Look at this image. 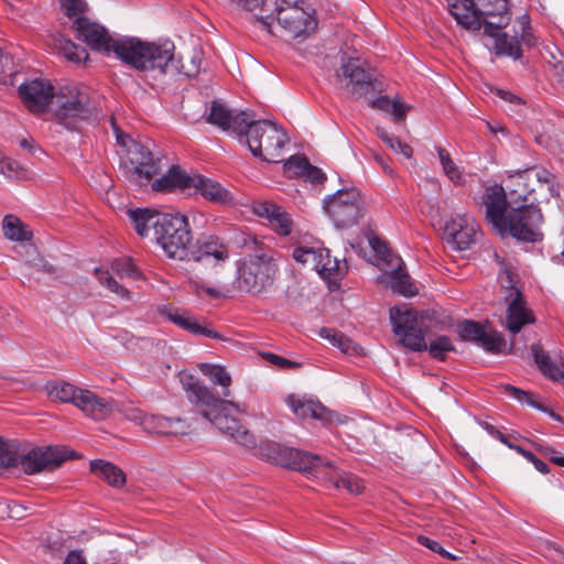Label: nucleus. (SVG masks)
<instances>
[{
  "label": "nucleus",
  "instance_id": "nucleus-1",
  "mask_svg": "<svg viewBox=\"0 0 564 564\" xmlns=\"http://www.w3.org/2000/svg\"><path fill=\"white\" fill-rule=\"evenodd\" d=\"M73 29L78 40L85 42L91 50L112 52L121 62L134 69H144L166 61L169 44L156 46L138 37L113 39L107 29L86 17H77Z\"/></svg>",
  "mask_w": 564,
  "mask_h": 564
},
{
  "label": "nucleus",
  "instance_id": "nucleus-2",
  "mask_svg": "<svg viewBox=\"0 0 564 564\" xmlns=\"http://www.w3.org/2000/svg\"><path fill=\"white\" fill-rule=\"evenodd\" d=\"M390 319L394 335L399 341L413 351L429 349L432 358L444 360L447 352L454 351L455 347L448 336L436 337L427 346L423 330L422 319L415 310L408 306H394L390 310Z\"/></svg>",
  "mask_w": 564,
  "mask_h": 564
},
{
  "label": "nucleus",
  "instance_id": "nucleus-3",
  "mask_svg": "<svg viewBox=\"0 0 564 564\" xmlns=\"http://www.w3.org/2000/svg\"><path fill=\"white\" fill-rule=\"evenodd\" d=\"M183 386L189 393V400L196 404L202 416L210 423L216 421L239 423L248 416L245 404H238L216 397L208 387L193 376H189Z\"/></svg>",
  "mask_w": 564,
  "mask_h": 564
},
{
  "label": "nucleus",
  "instance_id": "nucleus-4",
  "mask_svg": "<svg viewBox=\"0 0 564 564\" xmlns=\"http://www.w3.org/2000/svg\"><path fill=\"white\" fill-rule=\"evenodd\" d=\"M156 242L171 259L186 260L193 240L187 217L181 214H164L154 235Z\"/></svg>",
  "mask_w": 564,
  "mask_h": 564
},
{
  "label": "nucleus",
  "instance_id": "nucleus-5",
  "mask_svg": "<svg viewBox=\"0 0 564 564\" xmlns=\"http://www.w3.org/2000/svg\"><path fill=\"white\" fill-rule=\"evenodd\" d=\"M241 142H246L252 154L263 161L282 162V138L276 126L269 120H253L250 117Z\"/></svg>",
  "mask_w": 564,
  "mask_h": 564
},
{
  "label": "nucleus",
  "instance_id": "nucleus-6",
  "mask_svg": "<svg viewBox=\"0 0 564 564\" xmlns=\"http://www.w3.org/2000/svg\"><path fill=\"white\" fill-rule=\"evenodd\" d=\"M542 221V213L533 203L514 204L505 217V225L499 226L498 230L501 234L509 232L521 241L536 242L543 237L540 229Z\"/></svg>",
  "mask_w": 564,
  "mask_h": 564
},
{
  "label": "nucleus",
  "instance_id": "nucleus-7",
  "mask_svg": "<svg viewBox=\"0 0 564 564\" xmlns=\"http://www.w3.org/2000/svg\"><path fill=\"white\" fill-rule=\"evenodd\" d=\"M279 270L278 260L271 252H260L243 259L238 267V288L257 293L270 285Z\"/></svg>",
  "mask_w": 564,
  "mask_h": 564
},
{
  "label": "nucleus",
  "instance_id": "nucleus-8",
  "mask_svg": "<svg viewBox=\"0 0 564 564\" xmlns=\"http://www.w3.org/2000/svg\"><path fill=\"white\" fill-rule=\"evenodd\" d=\"M54 116L58 123L65 128L75 129L78 119H86L90 115L89 97L77 85H65L54 93Z\"/></svg>",
  "mask_w": 564,
  "mask_h": 564
},
{
  "label": "nucleus",
  "instance_id": "nucleus-9",
  "mask_svg": "<svg viewBox=\"0 0 564 564\" xmlns=\"http://www.w3.org/2000/svg\"><path fill=\"white\" fill-rule=\"evenodd\" d=\"M324 209L337 228L357 224L362 215V199L356 187L337 191L324 199Z\"/></svg>",
  "mask_w": 564,
  "mask_h": 564
},
{
  "label": "nucleus",
  "instance_id": "nucleus-10",
  "mask_svg": "<svg viewBox=\"0 0 564 564\" xmlns=\"http://www.w3.org/2000/svg\"><path fill=\"white\" fill-rule=\"evenodd\" d=\"M72 457H75V453L65 446H34L24 441L20 467L32 475L53 470Z\"/></svg>",
  "mask_w": 564,
  "mask_h": 564
},
{
  "label": "nucleus",
  "instance_id": "nucleus-11",
  "mask_svg": "<svg viewBox=\"0 0 564 564\" xmlns=\"http://www.w3.org/2000/svg\"><path fill=\"white\" fill-rule=\"evenodd\" d=\"M317 29V19L315 9L307 0H284V30H286L293 39H306L311 36Z\"/></svg>",
  "mask_w": 564,
  "mask_h": 564
},
{
  "label": "nucleus",
  "instance_id": "nucleus-12",
  "mask_svg": "<svg viewBox=\"0 0 564 564\" xmlns=\"http://www.w3.org/2000/svg\"><path fill=\"white\" fill-rule=\"evenodd\" d=\"M95 274L101 285L106 286L109 291L116 293L123 300H131V292L119 284L113 278V274L120 279L124 276L132 278L134 280L143 279V273L133 264L130 258L113 260L110 264V270L96 268Z\"/></svg>",
  "mask_w": 564,
  "mask_h": 564
},
{
  "label": "nucleus",
  "instance_id": "nucleus-13",
  "mask_svg": "<svg viewBox=\"0 0 564 564\" xmlns=\"http://www.w3.org/2000/svg\"><path fill=\"white\" fill-rule=\"evenodd\" d=\"M152 44L156 46H163L165 44L170 45L169 52H167V58L166 61H162L160 64H154L153 66H150L149 68L139 69L140 72H150V70H158L161 74L166 73H174V74H183L186 77H195L199 74L202 62H203V54L199 50H194L192 55L184 59L183 57L176 58L174 55L175 45L171 41H164V42H151Z\"/></svg>",
  "mask_w": 564,
  "mask_h": 564
},
{
  "label": "nucleus",
  "instance_id": "nucleus-14",
  "mask_svg": "<svg viewBox=\"0 0 564 564\" xmlns=\"http://www.w3.org/2000/svg\"><path fill=\"white\" fill-rule=\"evenodd\" d=\"M506 300L508 301L506 329L516 336L523 327L535 323V315L528 306L521 291L513 285L509 288Z\"/></svg>",
  "mask_w": 564,
  "mask_h": 564
},
{
  "label": "nucleus",
  "instance_id": "nucleus-15",
  "mask_svg": "<svg viewBox=\"0 0 564 564\" xmlns=\"http://www.w3.org/2000/svg\"><path fill=\"white\" fill-rule=\"evenodd\" d=\"M479 225L468 214L454 215L445 225V235L448 243L456 250L468 249L477 238Z\"/></svg>",
  "mask_w": 564,
  "mask_h": 564
},
{
  "label": "nucleus",
  "instance_id": "nucleus-16",
  "mask_svg": "<svg viewBox=\"0 0 564 564\" xmlns=\"http://www.w3.org/2000/svg\"><path fill=\"white\" fill-rule=\"evenodd\" d=\"M288 404L301 420H316L325 423H343L339 414L327 409L319 400L313 398L288 397Z\"/></svg>",
  "mask_w": 564,
  "mask_h": 564
},
{
  "label": "nucleus",
  "instance_id": "nucleus-17",
  "mask_svg": "<svg viewBox=\"0 0 564 564\" xmlns=\"http://www.w3.org/2000/svg\"><path fill=\"white\" fill-rule=\"evenodd\" d=\"M478 10L480 29L484 26L486 35H496L511 19L507 0H478Z\"/></svg>",
  "mask_w": 564,
  "mask_h": 564
},
{
  "label": "nucleus",
  "instance_id": "nucleus-18",
  "mask_svg": "<svg viewBox=\"0 0 564 564\" xmlns=\"http://www.w3.org/2000/svg\"><path fill=\"white\" fill-rule=\"evenodd\" d=\"M20 97L24 106L34 113L45 111L53 101L54 87L46 79L36 78L22 84L19 87Z\"/></svg>",
  "mask_w": 564,
  "mask_h": 564
},
{
  "label": "nucleus",
  "instance_id": "nucleus-19",
  "mask_svg": "<svg viewBox=\"0 0 564 564\" xmlns=\"http://www.w3.org/2000/svg\"><path fill=\"white\" fill-rule=\"evenodd\" d=\"M230 4L246 10L253 11L261 8L263 14L259 19L263 29L272 35H276L281 29L280 13L282 12V0H228Z\"/></svg>",
  "mask_w": 564,
  "mask_h": 564
},
{
  "label": "nucleus",
  "instance_id": "nucleus-20",
  "mask_svg": "<svg viewBox=\"0 0 564 564\" xmlns=\"http://www.w3.org/2000/svg\"><path fill=\"white\" fill-rule=\"evenodd\" d=\"M284 468L319 478L324 468L329 469V459L311 455L294 447L284 448Z\"/></svg>",
  "mask_w": 564,
  "mask_h": 564
},
{
  "label": "nucleus",
  "instance_id": "nucleus-21",
  "mask_svg": "<svg viewBox=\"0 0 564 564\" xmlns=\"http://www.w3.org/2000/svg\"><path fill=\"white\" fill-rule=\"evenodd\" d=\"M481 202L486 207L487 220L492 224L496 229L505 225V217L514 205L510 204V197H507L505 188L500 185L486 187Z\"/></svg>",
  "mask_w": 564,
  "mask_h": 564
},
{
  "label": "nucleus",
  "instance_id": "nucleus-22",
  "mask_svg": "<svg viewBox=\"0 0 564 564\" xmlns=\"http://www.w3.org/2000/svg\"><path fill=\"white\" fill-rule=\"evenodd\" d=\"M250 115L246 111H232L218 101H214L207 117V122L219 127L223 130H232L242 141V132L250 119Z\"/></svg>",
  "mask_w": 564,
  "mask_h": 564
},
{
  "label": "nucleus",
  "instance_id": "nucleus-23",
  "mask_svg": "<svg viewBox=\"0 0 564 564\" xmlns=\"http://www.w3.org/2000/svg\"><path fill=\"white\" fill-rule=\"evenodd\" d=\"M76 408L95 421L108 420L117 410L113 399L100 397L87 389L78 394Z\"/></svg>",
  "mask_w": 564,
  "mask_h": 564
},
{
  "label": "nucleus",
  "instance_id": "nucleus-24",
  "mask_svg": "<svg viewBox=\"0 0 564 564\" xmlns=\"http://www.w3.org/2000/svg\"><path fill=\"white\" fill-rule=\"evenodd\" d=\"M129 161L133 165V174L141 182L151 181L161 170V160L154 159L152 152L141 143L133 142L128 150Z\"/></svg>",
  "mask_w": 564,
  "mask_h": 564
},
{
  "label": "nucleus",
  "instance_id": "nucleus-25",
  "mask_svg": "<svg viewBox=\"0 0 564 564\" xmlns=\"http://www.w3.org/2000/svg\"><path fill=\"white\" fill-rule=\"evenodd\" d=\"M284 176L301 178L312 185H323L327 180L326 174L317 166L310 163L305 154H294L284 160Z\"/></svg>",
  "mask_w": 564,
  "mask_h": 564
},
{
  "label": "nucleus",
  "instance_id": "nucleus-26",
  "mask_svg": "<svg viewBox=\"0 0 564 564\" xmlns=\"http://www.w3.org/2000/svg\"><path fill=\"white\" fill-rule=\"evenodd\" d=\"M159 312L166 316L170 322L193 335H202L208 338L224 340V336L220 333L207 327L205 324H202L198 318L189 315L184 310L164 306L160 307Z\"/></svg>",
  "mask_w": 564,
  "mask_h": 564
},
{
  "label": "nucleus",
  "instance_id": "nucleus-27",
  "mask_svg": "<svg viewBox=\"0 0 564 564\" xmlns=\"http://www.w3.org/2000/svg\"><path fill=\"white\" fill-rule=\"evenodd\" d=\"M221 432L234 440L237 444H240L248 448H254L259 446V454L268 460L276 462L280 455V445L273 444L272 452L269 451L267 441L260 440L246 427V425H224Z\"/></svg>",
  "mask_w": 564,
  "mask_h": 564
},
{
  "label": "nucleus",
  "instance_id": "nucleus-28",
  "mask_svg": "<svg viewBox=\"0 0 564 564\" xmlns=\"http://www.w3.org/2000/svg\"><path fill=\"white\" fill-rule=\"evenodd\" d=\"M192 188L199 193L206 200L218 205H234L232 193L219 182L200 174L192 175Z\"/></svg>",
  "mask_w": 564,
  "mask_h": 564
},
{
  "label": "nucleus",
  "instance_id": "nucleus-29",
  "mask_svg": "<svg viewBox=\"0 0 564 564\" xmlns=\"http://www.w3.org/2000/svg\"><path fill=\"white\" fill-rule=\"evenodd\" d=\"M191 254L186 260L200 262L208 258L216 261H226L229 258L228 246L217 236H207L197 239L196 243L191 248Z\"/></svg>",
  "mask_w": 564,
  "mask_h": 564
},
{
  "label": "nucleus",
  "instance_id": "nucleus-30",
  "mask_svg": "<svg viewBox=\"0 0 564 564\" xmlns=\"http://www.w3.org/2000/svg\"><path fill=\"white\" fill-rule=\"evenodd\" d=\"M534 362L544 377L564 386V360L562 356L552 359L540 344L530 347Z\"/></svg>",
  "mask_w": 564,
  "mask_h": 564
},
{
  "label": "nucleus",
  "instance_id": "nucleus-31",
  "mask_svg": "<svg viewBox=\"0 0 564 564\" xmlns=\"http://www.w3.org/2000/svg\"><path fill=\"white\" fill-rule=\"evenodd\" d=\"M449 13L466 30H480L478 0H449Z\"/></svg>",
  "mask_w": 564,
  "mask_h": 564
},
{
  "label": "nucleus",
  "instance_id": "nucleus-32",
  "mask_svg": "<svg viewBox=\"0 0 564 564\" xmlns=\"http://www.w3.org/2000/svg\"><path fill=\"white\" fill-rule=\"evenodd\" d=\"M329 469L324 468L323 473L321 474L319 478L324 482L328 484L330 487L336 489H346L348 492L357 495L360 494L364 489V482L362 480L348 473H344L338 470L335 465L329 460Z\"/></svg>",
  "mask_w": 564,
  "mask_h": 564
},
{
  "label": "nucleus",
  "instance_id": "nucleus-33",
  "mask_svg": "<svg viewBox=\"0 0 564 564\" xmlns=\"http://www.w3.org/2000/svg\"><path fill=\"white\" fill-rule=\"evenodd\" d=\"M192 188V175L180 166L173 165L164 175L152 183L155 192H173Z\"/></svg>",
  "mask_w": 564,
  "mask_h": 564
},
{
  "label": "nucleus",
  "instance_id": "nucleus-34",
  "mask_svg": "<svg viewBox=\"0 0 564 564\" xmlns=\"http://www.w3.org/2000/svg\"><path fill=\"white\" fill-rule=\"evenodd\" d=\"M128 216L135 232L141 237H148L151 230L155 235L164 214L149 208H137L130 209Z\"/></svg>",
  "mask_w": 564,
  "mask_h": 564
},
{
  "label": "nucleus",
  "instance_id": "nucleus-35",
  "mask_svg": "<svg viewBox=\"0 0 564 564\" xmlns=\"http://www.w3.org/2000/svg\"><path fill=\"white\" fill-rule=\"evenodd\" d=\"M346 261H340L337 258H333L330 252L326 248L321 249V257L318 258V265H315L314 270L328 282H336L340 280L347 273Z\"/></svg>",
  "mask_w": 564,
  "mask_h": 564
},
{
  "label": "nucleus",
  "instance_id": "nucleus-36",
  "mask_svg": "<svg viewBox=\"0 0 564 564\" xmlns=\"http://www.w3.org/2000/svg\"><path fill=\"white\" fill-rule=\"evenodd\" d=\"M509 180L510 204H530L529 196L534 192V186L527 171H517L509 175Z\"/></svg>",
  "mask_w": 564,
  "mask_h": 564
},
{
  "label": "nucleus",
  "instance_id": "nucleus-37",
  "mask_svg": "<svg viewBox=\"0 0 564 564\" xmlns=\"http://www.w3.org/2000/svg\"><path fill=\"white\" fill-rule=\"evenodd\" d=\"M340 70V75L348 79L351 85L352 91L368 87L371 84L372 75L361 67L358 59L348 58L343 61Z\"/></svg>",
  "mask_w": 564,
  "mask_h": 564
},
{
  "label": "nucleus",
  "instance_id": "nucleus-38",
  "mask_svg": "<svg viewBox=\"0 0 564 564\" xmlns=\"http://www.w3.org/2000/svg\"><path fill=\"white\" fill-rule=\"evenodd\" d=\"M24 441L0 436V470L20 466Z\"/></svg>",
  "mask_w": 564,
  "mask_h": 564
},
{
  "label": "nucleus",
  "instance_id": "nucleus-39",
  "mask_svg": "<svg viewBox=\"0 0 564 564\" xmlns=\"http://www.w3.org/2000/svg\"><path fill=\"white\" fill-rule=\"evenodd\" d=\"M145 432L152 436L164 438L166 441L184 440L193 441L197 433L192 425H148Z\"/></svg>",
  "mask_w": 564,
  "mask_h": 564
},
{
  "label": "nucleus",
  "instance_id": "nucleus-40",
  "mask_svg": "<svg viewBox=\"0 0 564 564\" xmlns=\"http://www.w3.org/2000/svg\"><path fill=\"white\" fill-rule=\"evenodd\" d=\"M312 237L307 234L301 236L300 240L295 242L292 257L295 262L303 267H311L313 270L318 265V258L321 257V249L310 246L308 241Z\"/></svg>",
  "mask_w": 564,
  "mask_h": 564
},
{
  "label": "nucleus",
  "instance_id": "nucleus-41",
  "mask_svg": "<svg viewBox=\"0 0 564 564\" xmlns=\"http://www.w3.org/2000/svg\"><path fill=\"white\" fill-rule=\"evenodd\" d=\"M90 470L112 487H122L126 482V475L116 465L102 459H95L90 463Z\"/></svg>",
  "mask_w": 564,
  "mask_h": 564
},
{
  "label": "nucleus",
  "instance_id": "nucleus-42",
  "mask_svg": "<svg viewBox=\"0 0 564 564\" xmlns=\"http://www.w3.org/2000/svg\"><path fill=\"white\" fill-rule=\"evenodd\" d=\"M2 231L7 239L17 242L30 241L33 232L28 225L14 215H7L2 220Z\"/></svg>",
  "mask_w": 564,
  "mask_h": 564
},
{
  "label": "nucleus",
  "instance_id": "nucleus-43",
  "mask_svg": "<svg viewBox=\"0 0 564 564\" xmlns=\"http://www.w3.org/2000/svg\"><path fill=\"white\" fill-rule=\"evenodd\" d=\"M254 215L268 221V224L280 234L282 230L281 208L270 200H256L251 207Z\"/></svg>",
  "mask_w": 564,
  "mask_h": 564
},
{
  "label": "nucleus",
  "instance_id": "nucleus-44",
  "mask_svg": "<svg viewBox=\"0 0 564 564\" xmlns=\"http://www.w3.org/2000/svg\"><path fill=\"white\" fill-rule=\"evenodd\" d=\"M55 48L61 53L67 61L80 64L88 59V53L86 48L77 45L72 40L65 37L62 34H57L53 37Z\"/></svg>",
  "mask_w": 564,
  "mask_h": 564
},
{
  "label": "nucleus",
  "instance_id": "nucleus-45",
  "mask_svg": "<svg viewBox=\"0 0 564 564\" xmlns=\"http://www.w3.org/2000/svg\"><path fill=\"white\" fill-rule=\"evenodd\" d=\"M490 36L495 39L494 50L496 55L510 56L513 59L521 57L522 50L517 37L500 33V30L496 31V35Z\"/></svg>",
  "mask_w": 564,
  "mask_h": 564
},
{
  "label": "nucleus",
  "instance_id": "nucleus-46",
  "mask_svg": "<svg viewBox=\"0 0 564 564\" xmlns=\"http://www.w3.org/2000/svg\"><path fill=\"white\" fill-rule=\"evenodd\" d=\"M319 336L327 339L333 346L337 347L341 352L346 355H359L361 347L358 346L354 340L344 335L340 332L330 328H322Z\"/></svg>",
  "mask_w": 564,
  "mask_h": 564
},
{
  "label": "nucleus",
  "instance_id": "nucleus-47",
  "mask_svg": "<svg viewBox=\"0 0 564 564\" xmlns=\"http://www.w3.org/2000/svg\"><path fill=\"white\" fill-rule=\"evenodd\" d=\"M47 394L53 400H58L64 403H72L76 406L78 394L83 391L72 383L61 381L46 386Z\"/></svg>",
  "mask_w": 564,
  "mask_h": 564
},
{
  "label": "nucleus",
  "instance_id": "nucleus-48",
  "mask_svg": "<svg viewBox=\"0 0 564 564\" xmlns=\"http://www.w3.org/2000/svg\"><path fill=\"white\" fill-rule=\"evenodd\" d=\"M440 163L443 167L444 174L449 178V181L455 185H462L464 183V176L459 170V167L452 160L449 152L442 148H436Z\"/></svg>",
  "mask_w": 564,
  "mask_h": 564
},
{
  "label": "nucleus",
  "instance_id": "nucleus-49",
  "mask_svg": "<svg viewBox=\"0 0 564 564\" xmlns=\"http://www.w3.org/2000/svg\"><path fill=\"white\" fill-rule=\"evenodd\" d=\"M391 288L394 292L404 296L416 294V288L411 283L409 274L399 265L391 272Z\"/></svg>",
  "mask_w": 564,
  "mask_h": 564
},
{
  "label": "nucleus",
  "instance_id": "nucleus-50",
  "mask_svg": "<svg viewBox=\"0 0 564 564\" xmlns=\"http://www.w3.org/2000/svg\"><path fill=\"white\" fill-rule=\"evenodd\" d=\"M200 369L204 375L210 378L213 383L219 384L226 389L223 393L225 398L229 397L230 391L228 388L231 384V378L223 367L216 365H202Z\"/></svg>",
  "mask_w": 564,
  "mask_h": 564
},
{
  "label": "nucleus",
  "instance_id": "nucleus-51",
  "mask_svg": "<svg viewBox=\"0 0 564 564\" xmlns=\"http://www.w3.org/2000/svg\"><path fill=\"white\" fill-rule=\"evenodd\" d=\"M486 328L474 321H464L458 325V333L463 340L480 343Z\"/></svg>",
  "mask_w": 564,
  "mask_h": 564
},
{
  "label": "nucleus",
  "instance_id": "nucleus-52",
  "mask_svg": "<svg viewBox=\"0 0 564 564\" xmlns=\"http://www.w3.org/2000/svg\"><path fill=\"white\" fill-rule=\"evenodd\" d=\"M505 392L509 397L519 401L520 403H525V404L531 405L532 408H535L538 410L546 411V409L541 403H539L536 401L535 395L530 392L523 391V390L518 389L512 386H506Z\"/></svg>",
  "mask_w": 564,
  "mask_h": 564
},
{
  "label": "nucleus",
  "instance_id": "nucleus-53",
  "mask_svg": "<svg viewBox=\"0 0 564 564\" xmlns=\"http://www.w3.org/2000/svg\"><path fill=\"white\" fill-rule=\"evenodd\" d=\"M487 351L500 352L505 346V339L497 330H485L484 336L479 343Z\"/></svg>",
  "mask_w": 564,
  "mask_h": 564
},
{
  "label": "nucleus",
  "instance_id": "nucleus-54",
  "mask_svg": "<svg viewBox=\"0 0 564 564\" xmlns=\"http://www.w3.org/2000/svg\"><path fill=\"white\" fill-rule=\"evenodd\" d=\"M525 171L530 177V181L533 182V185L535 183L547 184L550 185V191L553 192V182L555 178L554 174L542 166L528 167Z\"/></svg>",
  "mask_w": 564,
  "mask_h": 564
},
{
  "label": "nucleus",
  "instance_id": "nucleus-55",
  "mask_svg": "<svg viewBox=\"0 0 564 564\" xmlns=\"http://www.w3.org/2000/svg\"><path fill=\"white\" fill-rule=\"evenodd\" d=\"M62 7L69 19L75 20L77 17H84L87 4L84 0H61Z\"/></svg>",
  "mask_w": 564,
  "mask_h": 564
},
{
  "label": "nucleus",
  "instance_id": "nucleus-56",
  "mask_svg": "<svg viewBox=\"0 0 564 564\" xmlns=\"http://www.w3.org/2000/svg\"><path fill=\"white\" fill-rule=\"evenodd\" d=\"M486 429L488 431V433L497 438L500 440V442H502L503 444H506L507 446H509L510 448H516L517 452H519L520 454H522L530 463H533L534 458H536V456L531 453V452H528L519 446H513L511 443H509L508 438L502 434L500 433L499 431H497L495 429V425H486Z\"/></svg>",
  "mask_w": 564,
  "mask_h": 564
},
{
  "label": "nucleus",
  "instance_id": "nucleus-57",
  "mask_svg": "<svg viewBox=\"0 0 564 564\" xmlns=\"http://www.w3.org/2000/svg\"><path fill=\"white\" fill-rule=\"evenodd\" d=\"M193 291L196 295L200 296L203 293L208 295L210 299L218 300L223 296L221 292L213 286H207L200 282L192 283Z\"/></svg>",
  "mask_w": 564,
  "mask_h": 564
},
{
  "label": "nucleus",
  "instance_id": "nucleus-58",
  "mask_svg": "<svg viewBox=\"0 0 564 564\" xmlns=\"http://www.w3.org/2000/svg\"><path fill=\"white\" fill-rule=\"evenodd\" d=\"M369 245L372 250L382 259L389 256V249L384 241H382L379 237L371 235L369 238Z\"/></svg>",
  "mask_w": 564,
  "mask_h": 564
},
{
  "label": "nucleus",
  "instance_id": "nucleus-59",
  "mask_svg": "<svg viewBox=\"0 0 564 564\" xmlns=\"http://www.w3.org/2000/svg\"><path fill=\"white\" fill-rule=\"evenodd\" d=\"M25 265L29 269L36 271V272H45L48 274H52L55 272V268L52 264H50L47 261H45L44 259L28 261L25 263Z\"/></svg>",
  "mask_w": 564,
  "mask_h": 564
},
{
  "label": "nucleus",
  "instance_id": "nucleus-60",
  "mask_svg": "<svg viewBox=\"0 0 564 564\" xmlns=\"http://www.w3.org/2000/svg\"><path fill=\"white\" fill-rule=\"evenodd\" d=\"M126 419L133 423H147L149 420H154V416L149 415L141 409L133 408L127 413Z\"/></svg>",
  "mask_w": 564,
  "mask_h": 564
},
{
  "label": "nucleus",
  "instance_id": "nucleus-61",
  "mask_svg": "<svg viewBox=\"0 0 564 564\" xmlns=\"http://www.w3.org/2000/svg\"><path fill=\"white\" fill-rule=\"evenodd\" d=\"M408 109L404 104L393 100L389 112L393 116L394 121H400L404 119Z\"/></svg>",
  "mask_w": 564,
  "mask_h": 564
},
{
  "label": "nucleus",
  "instance_id": "nucleus-62",
  "mask_svg": "<svg viewBox=\"0 0 564 564\" xmlns=\"http://www.w3.org/2000/svg\"><path fill=\"white\" fill-rule=\"evenodd\" d=\"M394 148H390L395 153H401L406 159H411L413 155V149L405 142H403L401 139L395 138Z\"/></svg>",
  "mask_w": 564,
  "mask_h": 564
},
{
  "label": "nucleus",
  "instance_id": "nucleus-63",
  "mask_svg": "<svg viewBox=\"0 0 564 564\" xmlns=\"http://www.w3.org/2000/svg\"><path fill=\"white\" fill-rule=\"evenodd\" d=\"M417 541L420 544L429 547L430 550L434 551V552H437L440 554H443L444 556H449V554L447 552H445L436 541L434 540H431L430 538L427 536H419L417 538Z\"/></svg>",
  "mask_w": 564,
  "mask_h": 564
},
{
  "label": "nucleus",
  "instance_id": "nucleus-64",
  "mask_svg": "<svg viewBox=\"0 0 564 564\" xmlns=\"http://www.w3.org/2000/svg\"><path fill=\"white\" fill-rule=\"evenodd\" d=\"M63 564H87L86 557L78 550L70 551Z\"/></svg>",
  "mask_w": 564,
  "mask_h": 564
}]
</instances>
